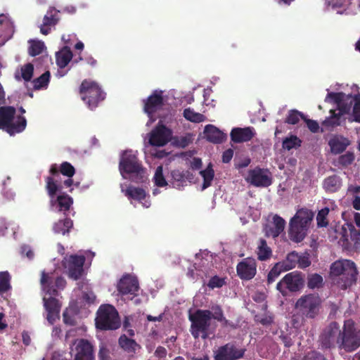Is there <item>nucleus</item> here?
I'll return each instance as SVG.
<instances>
[{
	"label": "nucleus",
	"instance_id": "obj_11",
	"mask_svg": "<svg viewBox=\"0 0 360 360\" xmlns=\"http://www.w3.org/2000/svg\"><path fill=\"white\" fill-rule=\"evenodd\" d=\"M304 285V278L301 272L295 271L287 274L276 285V289L283 295L286 290L290 292L299 291Z\"/></svg>",
	"mask_w": 360,
	"mask_h": 360
},
{
	"label": "nucleus",
	"instance_id": "obj_10",
	"mask_svg": "<svg viewBox=\"0 0 360 360\" xmlns=\"http://www.w3.org/2000/svg\"><path fill=\"white\" fill-rule=\"evenodd\" d=\"M342 328L338 323L332 321L326 327L320 336V342L322 348L340 349L342 341Z\"/></svg>",
	"mask_w": 360,
	"mask_h": 360
},
{
	"label": "nucleus",
	"instance_id": "obj_14",
	"mask_svg": "<svg viewBox=\"0 0 360 360\" xmlns=\"http://www.w3.org/2000/svg\"><path fill=\"white\" fill-rule=\"evenodd\" d=\"M246 181L256 187H268L272 184L270 172L258 167L248 171Z\"/></svg>",
	"mask_w": 360,
	"mask_h": 360
},
{
	"label": "nucleus",
	"instance_id": "obj_48",
	"mask_svg": "<svg viewBox=\"0 0 360 360\" xmlns=\"http://www.w3.org/2000/svg\"><path fill=\"white\" fill-rule=\"evenodd\" d=\"M330 209L327 207L319 211L316 215V224L319 228L326 227L328 226L329 221L327 217L329 214Z\"/></svg>",
	"mask_w": 360,
	"mask_h": 360
},
{
	"label": "nucleus",
	"instance_id": "obj_52",
	"mask_svg": "<svg viewBox=\"0 0 360 360\" xmlns=\"http://www.w3.org/2000/svg\"><path fill=\"white\" fill-rule=\"evenodd\" d=\"M296 260L298 261V255L297 253L291 252L288 255L286 260L283 262L281 266H284L285 270H290L295 267Z\"/></svg>",
	"mask_w": 360,
	"mask_h": 360
},
{
	"label": "nucleus",
	"instance_id": "obj_36",
	"mask_svg": "<svg viewBox=\"0 0 360 360\" xmlns=\"http://www.w3.org/2000/svg\"><path fill=\"white\" fill-rule=\"evenodd\" d=\"M125 195L130 199H134L142 202L146 199V191L141 188L129 187L125 191Z\"/></svg>",
	"mask_w": 360,
	"mask_h": 360
},
{
	"label": "nucleus",
	"instance_id": "obj_47",
	"mask_svg": "<svg viewBox=\"0 0 360 360\" xmlns=\"http://www.w3.org/2000/svg\"><path fill=\"white\" fill-rule=\"evenodd\" d=\"M34 74V65L32 63H27L21 68V77L15 75L17 80L23 79L25 82H30Z\"/></svg>",
	"mask_w": 360,
	"mask_h": 360
},
{
	"label": "nucleus",
	"instance_id": "obj_20",
	"mask_svg": "<svg viewBox=\"0 0 360 360\" xmlns=\"http://www.w3.org/2000/svg\"><path fill=\"white\" fill-rule=\"evenodd\" d=\"M139 288L137 278L129 274L124 276L117 284V290L122 295L130 294L135 295Z\"/></svg>",
	"mask_w": 360,
	"mask_h": 360
},
{
	"label": "nucleus",
	"instance_id": "obj_22",
	"mask_svg": "<svg viewBox=\"0 0 360 360\" xmlns=\"http://www.w3.org/2000/svg\"><path fill=\"white\" fill-rule=\"evenodd\" d=\"M173 187L180 188L188 181L191 182L194 179L193 174L189 170L174 169L171 172Z\"/></svg>",
	"mask_w": 360,
	"mask_h": 360
},
{
	"label": "nucleus",
	"instance_id": "obj_35",
	"mask_svg": "<svg viewBox=\"0 0 360 360\" xmlns=\"http://www.w3.org/2000/svg\"><path fill=\"white\" fill-rule=\"evenodd\" d=\"M302 140L295 135H290L285 138L282 142L283 149L290 150L292 149H297L302 145Z\"/></svg>",
	"mask_w": 360,
	"mask_h": 360
},
{
	"label": "nucleus",
	"instance_id": "obj_30",
	"mask_svg": "<svg viewBox=\"0 0 360 360\" xmlns=\"http://www.w3.org/2000/svg\"><path fill=\"white\" fill-rule=\"evenodd\" d=\"M285 225V220L278 214H275L273 217L272 224L267 233L273 238H276L283 231Z\"/></svg>",
	"mask_w": 360,
	"mask_h": 360
},
{
	"label": "nucleus",
	"instance_id": "obj_5",
	"mask_svg": "<svg viewBox=\"0 0 360 360\" xmlns=\"http://www.w3.org/2000/svg\"><path fill=\"white\" fill-rule=\"evenodd\" d=\"M119 169L124 177V174H128L131 176L132 181L136 183L143 181L144 168L137 156L131 150H126L123 153L120 161Z\"/></svg>",
	"mask_w": 360,
	"mask_h": 360
},
{
	"label": "nucleus",
	"instance_id": "obj_24",
	"mask_svg": "<svg viewBox=\"0 0 360 360\" xmlns=\"http://www.w3.org/2000/svg\"><path fill=\"white\" fill-rule=\"evenodd\" d=\"M322 186L326 193H336L341 188L342 186V180L340 176L333 174L324 179Z\"/></svg>",
	"mask_w": 360,
	"mask_h": 360
},
{
	"label": "nucleus",
	"instance_id": "obj_2",
	"mask_svg": "<svg viewBox=\"0 0 360 360\" xmlns=\"http://www.w3.org/2000/svg\"><path fill=\"white\" fill-rule=\"evenodd\" d=\"M314 216V212L307 207L297 211L289 223L288 235L292 241L300 243L304 239Z\"/></svg>",
	"mask_w": 360,
	"mask_h": 360
},
{
	"label": "nucleus",
	"instance_id": "obj_51",
	"mask_svg": "<svg viewBox=\"0 0 360 360\" xmlns=\"http://www.w3.org/2000/svg\"><path fill=\"white\" fill-rule=\"evenodd\" d=\"M354 155L353 153L347 151L343 155L339 156L338 162L339 165L342 167H347L350 165L354 160Z\"/></svg>",
	"mask_w": 360,
	"mask_h": 360
},
{
	"label": "nucleus",
	"instance_id": "obj_53",
	"mask_svg": "<svg viewBox=\"0 0 360 360\" xmlns=\"http://www.w3.org/2000/svg\"><path fill=\"white\" fill-rule=\"evenodd\" d=\"M281 266H280V264L278 263L270 270L267 276V283L269 285L274 283L279 276L281 272Z\"/></svg>",
	"mask_w": 360,
	"mask_h": 360
},
{
	"label": "nucleus",
	"instance_id": "obj_40",
	"mask_svg": "<svg viewBox=\"0 0 360 360\" xmlns=\"http://www.w3.org/2000/svg\"><path fill=\"white\" fill-rule=\"evenodd\" d=\"M51 74L49 71H46L41 76L32 81L34 89L39 90L46 89L50 82Z\"/></svg>",
	"mask_w": 360,
	"mask_h": 360
},
{
	"label": "nucleus",
	"instance_id": "obj_42",
	"mask_svg": "<svg viewBox=\"0 0 360 360\" xmlns=\"http://www.w3.org/2000/svg\"><path fill=\"white\" fill-rule=\"evenodd\" d=\"M349 231V236L352 247L356 251L360 250V231L357 230L352 224H347Z\"/></svg>",
	"mask_w": 360,
	"mask_h": 360
},
{
	"label": "nucleus",
	"instance_id": "obj_3",
	"mask_svg": "<svg viewBox=\"0 0 360 360\" xmlns=\"http://www.w3.org/2000/svg\"><path fill=\"white\" fill-rule=\"evenodd\" d=\"M96 328L101 330H115L121 326V319L117 310L111 304H101L95 318Z\"/></svg>",
	"mask_w": 360,
	"mask_h": 360
},
{
	"label": "nucleus",
	"instance_id": "obj_64",
	"mask_svg": "<svg viewBox=\"0 0 360 360\" xmlns=\"http://www.w3.org/2000/svg\"><path fill=\"white\" fill-rule=\"evenodd\" d=\"M63 321L65 324H68L70 326L75 325V319L69 314L68 311H65L63 312Z\"/></svg>",
	"mask_w": 360,
	"mask_h": 360
},
{
	"label": "nucleus",
	"instance_id": "obj_23",
	"mask_svg": "<svg viewBox=\"0 0 360 360\" xmlns=\"http://www.w3.org/2000/svg\"><path fill=\"white\" fill-rule=\"evenodd\" d=\"M43 300L45 309L48 312L47 319L49 322L53 323L56 318L58 316L60 309L59 301L53 297H44Z\"/></svg>",
	"mask_w": 360,
	"mask_h": 360
},
{
	"label": "nucleus",
	"instance_id": "obj_16",
	"mask_svg": "<svg viewBox=\"0 0 360 360\" xmlns=\"http://www.w3.org/2000/svg\"><path fill=\"white\" fill-rule=\"evenodd\" d=\"M84 262L85 257L82 255H70L66 259L65 268L67 269L68 276L74 280L79 279L84 272Z\"/></svg>",
	"mask_w": 360,
	"mask_h": 360
},
{
	"label": "nucleus",
	"instance_id": "obj_43",
	"mask_svg": "<svg viewBox=\"0 0 360 360\" xmlns=\"http://www.w3.org/2000/svg\"><path fill=\"white\" fill-rule=\"evenodd\" d=\"M29 44L28 53L31 56L41 54L46 48L44 43L41 41L31 39L29 41Z\"/></svg>",
	"mask_w": 360,
	"mask_h": 360
},
{
	"label": "nucleus",
	"instance_id": "obj_60",
	"mask_svg": "<svg viewBox=\"0 0 360 360\" xmlns=\"http://www.w3.org/2000/svg\"><path fill=\"white\" fill-rule=\"evenodd\" d=\"M278 338L285 347H290L293 345V341L289 334L282 332Z\"/></svg>",
	"mask_w": 360,
	"mask_h": 360
},
{
	"label": "nucleus",
	"instance_id": "obj_6",
	"mask_svg": "<svg viewBox=\"0 0 360 360\" xmlns=\"http://www.w3.org/2000/svg\"><path fill=\"white\" fill-rule=\"evenodd\" d=\"M45 189L50 198V205L58 212H66L72 204V199L67 194H61L56 197L58 193L63 189L61 184H56L52 177H45Z\"/></svg>",
	"mask_w": 360,
	"mask_h": 360
},
{
	"label": "nucleus",
	"instance_id": "obj_33",
	"mask_svg": "<svg viewBox=\"0 0 360 360\" xmlns=\"http://www.w3.org/2000/svg\"><path fill=\"white\" fill-rule=\"evenodd\" d=\"M73 226L72 221L69 218H65L63 220H59L53 225V229L56 233H61L65 235L68 233L70 230Z\"/></svg>",
	"mask_w": 360,
	"mask_h": 360
},
{
	"label": "nucleus",
	"instance_id": "obj_34",
	"mask_svg": "<svg viewBox=\"0 0 360 360\" xmlns=\"http://www.w3.org/2000/svg\"><path fill=\"white\" fill-rule=\"evenodd\" d=\"M200 174L203 178L202 189L205 190L211 186L212 181L214 177V171L212 165L210 163L205 169L201 170Z\"/></svg>",
	"mask_w": 360,
	"mask_h": 360
},
{
	"label": "nucleus",
	"instance_id": "obj_39",
	"mask_svg": "<svg viewBox=\"0 0 360 360\" xmlns=\"http://www.w3.org/2000/svg\"><path fill=\"white\" fill-rule=\"evenodd\" d=\"M118 342L120 347L128 352H134L136 350V347L137 346L134 340L127 338L124 334L122 335L119 338Z\"/></svg>",
	"mask_w": 360,
	"mask_h": 360
},
{
	"label": "nucleus",
	"instance_id": "obj_7",
	"mask_svg": "<svg viewBox=\"0 0 360 360\" xmlns=\"http://www.w3.org/2000/svg\"><path fill=\"white\" fill-rule=\"evenodd\" d=\"M342 341L340 349L352 352L360 347V327L349 319L344 321L342 327Z\"/></svg>",
	"mask_w": 360,
	"mask_h": 360
},
{
	"label": "nucleus",
	"instance_id": "obj_62",
	"mask_svg": "<svg viewBox=\"0 0 360 360\" xmlns=\"http://www.w3.org/2000/svg\"><path fill=\"white\" fill-rule=\"evenodd\" d=\"M255 321L260 323L262 325L268 326H270L273 322V318L271 316H264L263 317H259V316H255Z\"/></svg>",
	"mask_w": 360,
	"mask_h": 360
},
{
	"label": "nucleus",
	"instance_id": "obj_15",
	"mask_svg": "<svg viewBox=\"0 0 360 360\" xmlns=\"http://www.w3.org/2000/svg\"><path fill=\"white\" fill-rule=\"evenodd\" d=\"M143 111L148 117L152 118L154 114L162 109L164 105L163 91L161 90H155L146 98L143 101Z\"/></svg>",
	"mask_w": 360,
	"mask_h": 360
},
{
	"label": "nucleus",
	"instance_id": "obj_13",
	"mask_svg": "<svg viewBox=\"0 0 360 360\" xmlns=\"http://www.w3.org/2000/svg\"><path fill=\"white\" fill-rule=\"evenodd\" d=\"M245 349H239L233 343H226L214 352V360H238L243 357Z\"/></svg>",
	"mask_w": 360,
	"mask_h": 360
},
{
	"label": "nucleus",
	"instance_id": "obj_4",
	"mask_svg": "<svg viewBox=\"0 0 360 360\" xmlns=\"http://www.w3.org/2000/svg\"><path fill=\"white\" fill-rule=\"evenodd\" d=\"M15 112L13 106L0 107V129L10 135L22 132L27 126V120L23 116H18L14 121Z\"/></svg>",
	"mask_w": 360,
	"mask_h": 360
},
{
	"label": "nucleus",
	"instance_id": "obj_17",
	"mask_svg": "<svg viewBox=\"0 0 360 360\" xmlns=\"http://www.w3.org/2000/svg\"><path fill=\"white\" fill-rule=\"evenodd\" d=\"M236 272L238 277L245 281L252 279L257 273V262L252 257H246L240 261L236 266Z\"/></svg>",
	"mask_w": 360,
	"mask_h": 360
},
{
	"label": "nucleus",
	"instance_id": "obj_45",
	"mask_svg": "<svg viewBox=\"0 0 360 360\" xmlns=\"http://www.w3.org/2000/svg\"><path fill=\"white\" fill-rule=\"evenodd\" d=\"M330 116L327 117L323 122L322 125L326 128H333L340 124V116L336 112L335 110H330Z\"/></svg>",
	"mask_w": 360,
	"mask_h": 360
},
{
	"label": "nucleus",
	"instance_id": "obj_8",
	"mask_svg": "<svg viewBox=\"0 0 360 360\" xmlns=\"http://www.w3.org/2000/svg\"><path fill=\"white\" fill-rule=\"evenodd\" d=\"M211 319L212 311L207 309H197L194 314L189 316L191 322L190 331L195 339L200 336L204 340L208 338Z\"/></svg>",
	"mask_w": 360,
	"mask_h": 360
},
{
	"label": "nucleus",
	"instance_id": "obj_63",
	"mask_svg": "<svg viewBox=\"0 0 360 360\" xmlns=\"http://www.w3.org/2000/svg\"><path fill=\"white\" fill-rule=\"evenodd\" d=\"M233 155V150L231 148L226 150L222 155V161L224 163H228L231 161Z\"/></svg>",
	"mask_w": 360,
	"mask_h": 360
},
{
	"label": "nucleus",
	"instance_id": "obj_37",
	"mask_svg": "<svg viewBox=\"0 0 360 360\" xmlns=\"http://www.w3.org/2000/svg\"><path fill=\"white\" fill-rule=\"evenodd\" d=\"M59 20V11L55 8H50L44 15L43 22L45 25L55 26Z\"/></svg>",
	"mask_w": 360,
	"mask_h": 360
},
{
	"label": "nucleus",
	"instance_id": "obj_1",
	"mask_svg": "<svg viewBox=\"0 0 360 360\" xmlns=\"http://www.w3.org/2000/svg\"><path fill=\"white\" fill-rule=\"evenodd\" d=\"M357 275L356 264L349 259L337 260L330 267L332 282L342 290H346L355 284Z\"/></svg>",
	"mask_w": 360,
	"mask_h": 360
},
{
	"label": "nucleus",
	"instance_id": "obj_50",
	"mask_svg": "<svg viewBox=\"0 0 360 360\" xmlns=\"http://www.w3.org/2000/svg\"><path fill=\"white\" fill-rule=\"evenodd\" d=\"M154 181L156 186L163 187L167 185V182L163 175L162 166H158L154 175Z\"/></svg>",
	"mask_w": 360,
	"mask_h": 360
},
{
	"label": "nucleus",
	"instance_id": "obj_59",
	"mask_svg": "<svg viewBox=\"0 0 360 360\" xmlns=\"http://www.w3.org/2000/svg\"><path fill=\"white\" fill-rule=\"evenodd\" d=\"M304 121L306 122L308 129L312 133H316L319 130V124L318 122L314 120L307 119L304 117Z\"/></svg>",
	"mask_w": 360,
	"mask_h": 360
},
{
	"label": "nucleus",
	"instance_id": "obj_32",
	"mask_svg": "<svg viewBox=\"0 0 360 360\" xmlns=\"http://www.w3.org/2000/svg\"><path fill=\"white\" fill-rule=\"evenodd\" d=\"M106 97L105 92L96 82H91V108L98 106L101 101H103Z\"/></svg>",
	"mask_w": 360,
	"mask_h": 360
},
{
	"label": "nucleus",
	"instance_id": "obj_38",
	"mask_svg": "<svg viewBox=\"0 0 360 360\" xmlns=\"http://www.w3.org/2000/svg\"><path fill=\"white\" fill-rule=\"evenodd\" d=\"M183 115L186 120L195 123H200L206 120L205 115L195 112L191 108L184 109Z\"/></svg>",
	"mask_w": 360,
	"mask_h": 360
},
{
	"label": "nucleus",
	"instance_id": "obj_21",
	"mask_svg": "<svg viewBox=\"0 0 360 360\" xmlns=\"http://www.w3.org/2000/svg\"><path fill=\"white\" fill-rule=\"evenodd\" d=\"M255 135L253 127H248L245 128H233L230 134L231 139L233 142L239 143L250 141Z\"/></svg>",
	"mask_w": 360,
	"mask_h": 360
},
{
	"label": "nucleus",
	"instance_id": "obj_41",
	"mask_svg": "<svg viewBox=\"0 0 360 360\" xmlns=\"http://www.w3.org/2000/svg\"><path fill=\"white\" fill-rule=\"evenodd\" d=\"M79 95L81 99L87 104L88 106H90V81L88 79H84L79 88Z\"/></svg>",
	"mask_w": 360,
	"mask_h": 360
},
{
	"label": "nucleus",
	"instance_id": "obj_46",
	"mask_svg": "<svg viewBox=\"0 0 360 360\" xmlns=\"http://www.w3.org/2000/svg\"><path fill=\"white\" fill-rule=\"evenodd\" d=\"M323 285V277L318 274H313L308 276L307 287L309 289L321 288Z\"/></svg>",
	"mask_w": 360,
	"mask_h": 360
},
{
	"label": "nucleus",
	"instance_id": "obj_54",
	"mask_svg": "<svg viewBox=\"0 0 360 360\" xmlns=\"http://www.w3.org/2000/svg\"><path fill=\"white\" fill-rule=\"evenodd\" d=\"M345 94L343 92H330L327 94L325 101L329 102L330 101H333L337 105L343 101V98H345Z\"/></svg>",
	"mask_w": 360,
	"mask_h": 360
},
{
	"label": "nucleus",
	"instance_id": "obj_61",
	"mask_svg": "<svg viewBox=\"0 0 360 360\" xmlns=\"http://www.w3.org/2000/svg\"><path fill=\"white\" fill-rule=\"evenodd\" d=\"M224 316L222 309L219 306H217L214 308V312H212V319H214L218 321H221L224 319Z\"/></svg>",
	"mask_w": 360,
	"mask_h": 360
},
{
	"label": "nucleus",
	"instance_id": "obj_12",
	"mask_svg": "<svg viewBox=\"0 0 360 360\" xmlns=\"http://www.w3.org/2000/svg\"><path fill=\"white\" fill-rule=\"evenodd\" d=\"M40 282L42 289L51 296H58V290H63L66 285V281L62 276L54 278L53 274L44 271L41 273Z\"/></svg>",
	"mask_w": 360,
	"mask_h": 360
},
{
	"label": "nucleus",
	"instance_id": "obj_58",
	"mask_svg": "<svg viewBox=\"0 0 360 360\" xmlns=\"http://www.w3.org/2000/svg\"><path fill=\"white\" fill-rule=\"evenodd\" d=\"M302 360H326L325 356L319 352L310 351L307 352Z\"/></svg>",
	"mask_w": 360,
	"mask_h": 360
},
{
	"label": "nucleus",
	"instance_id": "obj_28",
	"mask_svg": "<svg viewBox=\"0 0 360 360\" xmlns=\"http://www.w3.org/2000/svg\"><path fill=\"white\" fill-rule=\"evenodd\" d=\"M349 144V142L348 139L342 136H335L330 139L328 141V145L330 147V151L333 154L342 153L345 150Z\"/></svg>",
	"mask_w": 360,
	"mask_h": 360
},
{
	"label": "nucleus",
	"instance_id": "obj_55",
	"mask_svg": "<svg viewBox=\"0 0 360 360\" xmlns=\"http://www.w3.org/2000/svg\"><path fill=\"white\" fill-rule=\"evenodd\" d=\"M226 284L225 278H220L218 276H212L207 283V286L211 288H219Z\"/></svg>",
	"mask_w": 360,
	"mask_h": 360
},
{
	"label": "nucleus",
	"instance_id": "obj_56",
	"mask_svg": "<svg viewBox=\"0 0 360 360\" xmlns=\"http://www.w3.org/2000/svg\"><path fill=\"white\" fill-rule=\"evenodd\" d=\"M348 99H349V102H345L346 101L345 98H343V101H341L338 105V109L339 112H338V115L341 117L344 114H347L350 111L351 106L352 104V100L351 99V97H348Z\"/></svg>",
	"mask_w": 360,
	"mask_h": 360
},
{
	"label": "nucleus",
	"instance_id": "obj_49",
	"mask_svg": "<svg viewBox=\"0 0 360 360\" xmlns=\"http://www.w3.org/2000/svg\"><path fill=\"white\" fill-rule=\"evenodd\" d=\"M304 117L305 116L302 112L296 110H291L289 111L288 115L285 118V122L289 124H296L299 122L300 118L304 120Z\"/></svg>",
	"mask_w": 360,
	"mask_h": 360
},
{
	"label": "nucleus",
	"instance_id": "obj_27",
	"mask_svg": "<svg viewBox=\"0 0 360 360\" xmlns=\"http://www.w3.org/2000/svg\"><path fill=\"white\" fill-rule=\"evenodd\" d=\"M77 354L75 360H90V342L80 339L76 346Z\"/></svg>",
	"mask_w": 360,
	"mask_h": 360
},
{
	"label": "nucleus",
	"instance_id": "obj_31",
	"mask_svg": "<svg viewBox=\"0 0 360 360\" xmlns=\"http://www.w3.org/2000/svg\"><path fill=\"white\" fill-rule=\"evenodd\" d=\"M336 232L338 233L336 238L339 240V244L341 245L345 249H350L352 247V244L351 243L349 231L347 224L342 226L339 231L336 230Z\"/></svg>",
	"mask_w": 360,
	"mask_h": 360
},
{
	"label": "nucleus",
	"instance_id": "obj_19",
	"mask_svg": "<svg viewBox=\"0 0 360 360\" xmlns=\"http://www.w3.org/2000/svg\"><path fill=\"white\" fill-rule=\"evenodd\" d=\"M171 134L165 126H158L150 133L149 143L154 146H164L169 141Z\"/></svg>",
	"mask_w": 360,
	"mask_h": 360
},
{
	"label": "nucleus",
	"instance_id": "obj_9",
	"mask_svg": "<svg viewBox=\"0 0 360 360\" xmlns=\"http://www.w3.org/2000/svg\"><path fill=\"white\" fill-rule=\"evenodd\" d=\"M321 301L318 295L308 294L302 295L295 303V309L304 316L314 319L319 313Z\"/></svg>",
	"mask_w": 360,
	"mask_h": 360
},
{
	"label": "nucleus",
	"instance_id": "obj_25",
	"mask_svg": "<svg viewBox=\"0 0 360 360\" xmlns=\"http://www.w3.org/2000/svg\"><path fill=\"white\" fill-rule=\"evenodd\" d=\"M204 133L207 140L213 143H221L226 139L224 133L212 124H207L205 127Z\"/></svg>",
	"mask_w": 360,
	"mask_h": 360
},
{
	"label": "nucleus",
	"instance_id": "obj_29",
	"mask_svg": "<svg viewBox=\"0 0 360 360\" xmlns=\"http://www.w3.org/2000/svg\"><path fill=\"white\" fill-rule=\"evenodd\" d=\"M73 56L70 48L65 46L58 52L56 53V64L60 68H65L70 62Z\"/></svg>",
	"mask_w": 360,
	"mask_h": 360
},
{
	"label": "nucleus",
	"instance_id": "obj_44",
	"mask_svg": "<svg viewBox=\"0 0 360 360\" xmlns=\"http://www.w3.org/2000/svg\"><path fill=\"white\" fill-rule=\"evenodd\" d=\"M11 276L8 271L0 272V295L7 292L11 289Z\"/></svg>",
	"mask_w": 360,
	"mask_h": 360
},
{
	"label": "nucleus",
	"instance_id": "obj_26",
	"mask_svg": "<svg viewBox=\"0 0 360 360\" xmlns=\"http://www.w3.org/2000/svg\"><path fill=\"white\" fill-rule=\"evenodd\" d=\"M255 253L258 260L264 262L269 259L271 257L272 250L268 245L265 239L259 238L257 243Z\"/></svg>",
	"mask_w": 360,
	"mask_h": 360
},
{
	"label": "nucleus",
	"instance_id": "obj_57",
	"mask_svg": "<svg viewBox=\"0 0 360 360\" xmlns=\"http://www.w3.org/2000/svg\"><path fill=\"white\" fill-rule=\"evenodd\" d=\"M353 117L354 120L360 123V94L355 96L354 98Z\"/></svg>",
	"mask_w": 360,
	"mask_h": 360
},
{
	"label": "nucleus",
	"instance_id": "obj_18",
	"mask_svg": "<svg viewBox=\"0 0 360 360\" xmlns=\"http://www.w3.org/2000/svg\"><path fill=\"white\" fill-rule=\"evenodd\" d=\"M49 174L50 175L46 177H52L56 184H61L58 180L60 174L66 177H72L75 174V169L71 163L66 161L60 165L54 163L50 167Z\"/></svg>",
	"mask_w": 360,
	"mask_h": 360
}]
</instances>
